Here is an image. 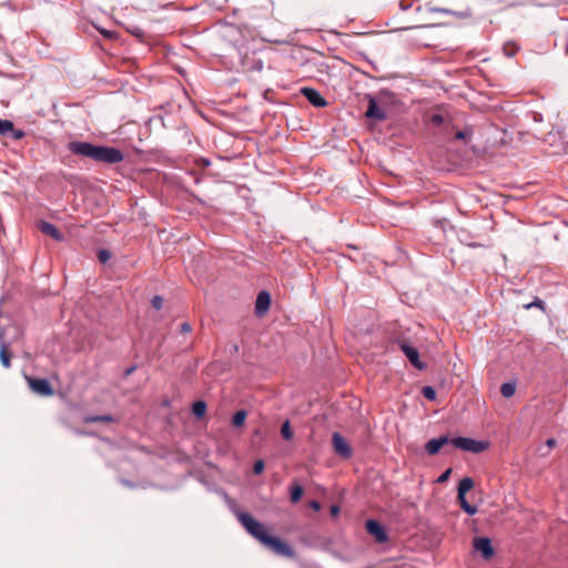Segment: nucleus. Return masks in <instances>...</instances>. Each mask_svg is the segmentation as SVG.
I'll list each match as a JSON object with an SVG mask.
<instances>
[{
	"instance_id": "1",
	"label": "nucleus",
	"mask_w": 568,
	"mask_h": 568,
	"mask_svg": "<svg viewBox=\"0 0 568 568\" xmlns=\"http://www.w3.org/2000/svg\"><path fill=\"white\" fill-rule=\"evenodd\" d=\"M68 149L74 155L88 158L99 163L115 164L124 159L123 152L119 149L94 145L83 141H72L69 143Z\"/></svg>"
},
{
	"instance_id": "2",
	"label": "nucleus",
	"mask_w": 568,
	"mask_h": 568,
	"mask_svg": "<svg viewBox=\"0 0 568 568\" xmlns=\"http://www.w3.org/2000/svg\"><path fill=\"white\" fill-rule=\"evenodd\" d=\"M240 523L245 527L247 532L256 538L263 545L266 542V539L270 538V535L266 532L265 527L260 521L255 520L247 513H240L237 515Z\"/></svg>"
},
{
	"instance_id": "3",
	"label": "nucleus",
	"mask_w": 568,
	"mask_h": 568,
	"mask_svg": "<svg viewBox=\"0 0 568 568\" xmlns=\"http://www.w3.org/2000/svg\"><path fill=\"white\" fill-rule=\"evenodd\" d=\"M474 487V480L470 477H464L458 485L457 499L460 508L468 515H475L478 509L476 506L470 505L466 499V494Z\"/></svg>"
},
{
	"instance_id": "4",
	"label": "nucleus",
	"mask_w": 568,
	"mask_h": 568,
	"mask_svg": "<svg viewBox=\"0 0 568 568\" xmlns=\"http://www.w3.org/2000/svg\"><path fill=\"white\" fill-rule=\"evenodd\" d=\"M450 444L458 449L471 453H481L488 448V443L475 440L467 437H455L450 439Z\"/></svg>"
},
{
	"instance_id": "5",
	"label": "nucleus",
	"mask_w": 568,
	"mask_h": 568,
	"mask_svg": "<svg viewBox=\"0 0 568 568\" xmlns=\"http://www.w3.org/2000/svg\"><path fill=\"white\" fill-rule=\"evenodd\" d=\"M264 546L268 547L271 550H273L275 554L293 558L295 552L291 546H288L286 542L281 540L280 538L270 536L268 539H266V542Z\"/></svg>"
},
{
	"instance_id": "6",
	"label": "nucleus",
	"mask_w": 568,
	"mask_h": 568,
	"mask_svg": "<svg viewBox=\"0 0 568 568\" xmlns=\"http://www.w3.org/2000/svg\"><path fill=\"white\" fill-rule=\"evenodd\" d=\"M27 382L32 392L42 396H52L54 390L50 383L44 378L27 377Z\"/></svg>"
},
{
	"instance_id": "7",
	"label": "nucleus",
	"mask_w": 568,
	"mask_h": 568,
	"mask_svg": "<svg viewBox=\"0 0 568 568\" xmlns=\"http://www.w3.org/2000/svg\"><path fill=\"white\" fill-rule=\"evenodd\" d=\"M332 444L334 452L343 458L352 456V448L345 438L339 433H334L332 436Z\"/></svg>"
},
{
	"instance_id": "8",
	"label": "nucleus",
	"mask_w": 568,
	"mask_h": 568,
	"mask_svg": "<svg viewBox=\"0 0 568 568\" xmlns=\"http://www.w3.org/2000/svg\"><path fill=\"white\" fill-rule=\"evenodd\" d=\"M473 546L476 551L480 552L483 558L489 559L494 555L491 541L487 537H476L473 540Z\"/></svg>"
},
{
	"instance_id": "9",
	"label": "nucleus",
	"mask_w": 568,
	"mask_h": 568,
	"mask_svg": "<svg viewBox=\"0 0 568 568\" xmlns=\"http://www.w3.org/2000/svg\"><path fill=\"white\" fill-rule=\"evenodd\" d=\"M366 530L369 535L374 536L378 542H385L388 539L385 528L377 520H367Z\"/></svg>"
},
{
	"instance_id": "10",
	"label": "nucleus",
	"mask_w": 568,
	"mask_h": 568,
	"mask_svg": "<svg viewBox=\"0 0 568 568\" xmlns=\"http://www.w3.org/2000/svg\"><path fill=\"white\" fill-rule=\"evenodd\" d=\"M303 97L307 99V101L317 108H323L327 105V101L321 95V93L313 88H302L301 91Z\"/></svg>"
},
{
	"instance_id": "11",
	"label": "nucleus",
	"mask_w": 568,
	"mask_h": 568,
	"mask_svg": "<svg viewBox=\"0 0 568 568\" xmlns=\"http://www.w3.org/2000/svg\"><path fill=\"white\" fill-rule=\"evenodd\" d=\"M365 115L377 121H384L387 118L386 112L377 104L374 98H369Z\"/></svg>"
},
{
	"instance_id": "12",
	"label": "nucleus",
	"mask_w": 568,
	"mask_h": 568,
	"mask_svg": "<svg viewBox=\"0 0 568 568\" xmlns=\"http://www.w3.org/2000/svg\"><path fill=\"white\" fill-rule=\"evenodd\" d=\"M400 349L407 356L413 366H415L418 369H422L424 367L423 363L419 359L418 351L414 346H410L406 342H403L400 344Z\"/></svg>"
},
{
	"instance_id": "13",
	"label": "nucleus",
	"mask_w": 568,
	"mask_h": 568,
	"mask_svg": "<svg viewBox=\"0 0 568 568\" xmlns=\"http://www.w3.org/2000/svg\"><path fill=\"white\" fill-rule=\"evenodd\" d=\"M271 305V295L263 291L258 293L255 302V314L257 316H263L270 308Z\"/></svg>"
},
{
	"instance_id": "14",
	"label": "nucleus",
	"mask_w": 568,
	"mask_h": 568,
	"mask_svg": "<svg viewBox=\"0 0 568 568\" xmlns=\"http://www.w3.org/2000/svg\"><path fill=\"white\" fill-rule=\"evenodd\" d=\"M450 444V438L448 436H440L438 438H432L426 443L425 449L429 455H436L442 447Z\"/></svg>"
},
{
	"instance_id": "15",
	"label": "nucleus",
	"mask_w": 568,
	"mask_h": 568,
	"mask_svg": "<svg viewBox=\"0 0 568 568\" xmlns=\"http://www.w3.org/2000/svg\"><path fill=\"white\" fill-rule=\"evenodd\" d=\"M38 229L40 232L52 237L55 241L60 242V241H63V239H64L63 234L53 224H51L47 221H40L38 223Z\"/></svg>"
},
{
	"instance_id": "16",
	"label": "nucleus",
	"mask_w": 568,
	"mask_h": 568,
	"mask_svg": "<svg viewBox=\"0 0 568 568\" xmlns=\"http://www.w3.org/2000/svg\"><path fill=\"white\" fill-rule=\"evenodd\" d=\"M0 362L4 368L11 366V352L4 342L0 343Z\"/></svg>"
},
{
	"instance_id": "17",
	"label": "nucleus",
	"mask_w": 568,
	"mask_h": 568,
	"mask_svg": "<svg viewBox=\"0 0 568 568\" xmlns=\"http://www.w3.org/2000/svg\"><path fill=\"white\" fill-rule=\"evenodd\" d=\"M192 413L195 417L201 418L206 413V404L203 400H197L192 406Z\"/></svg>"
},
{
	"instance_id": "18",
	"label": "nucleus",
	"mask_w": 568,
	"mask_h": 568,
	"mask_svg": "<svg viewBox=\"0 0 568 568\" xmlns=\"http://www.w3.org/2000/svg\"><path fill=\"white\" fill-rule=\"evenodd\" d=\"M113 422V417L111 415H93L87 416L84 418V423H110Z\"/></svg>"
},
{
	"instance_id": "19",
	"label": "nucleus",
	"mask_w": 568,
	"mask_h": 568,
	"mask_svg": "<svg viewBox=\"0 0 568 568\" xmlns=\"http://www.w3.org/2000/svg\"><path fill=\"white\" fill-rule=\"evenodd\" d=\"M516 392V384L515 383H504L501 386H500V393L501 395L505 397V398H509L511 396H514Z\"/></svg>"
},
{
	"instance_id": "20",
	"label": "nucleus",
	"mask_w": 568,
	"mask_h": 568,
	"mask_svg": "<svg viewBox=\"0 0 568 568\" xmlns=\"http://www.w3.org/2000/svg\"><path fill=\"white\" fill-rule=\"evenodd\" d=\"M303 493H304V489L301 485H298V484L293 485L291 488V501L293 504H296L297 501H300L303 496Z\"/></svg>"
},
{
	"instance_id": "21",
	"label": "nucleus",
	"mask_w": 568,
	"mask_h": 568,
	"mask_svg": "<svg viewBox=\"0 0 568 568\" xmlns=\"http://www.w3.org/2000/svg\"><path fill=\"white\" fill-rule=\"evenodd\" d=\"M503 51L505 55H507L508 58H513L519 51V47L515 42H506L504 44Z\"/></svg>"
},
{
	"instance_id": "22",
	"label": "nucleus",
	"mask_w": 568,
	"mask_h": 568,
	"mask_svg": "<svg viewBox=\"0 0 568 568\" xmlns=\"http://www.w3.org/2000/svg\"><path fill=\"white\" fill-rule=\"evenodd\" d=\"M246 412L245 410H237L234 415H233V418H232V424L233 426L235 427H241L244 425L245 423V419H246Z\"/></svg>"
},
{
	"instance_id": "23",
	"label": "nucleus",
	"mask_w": 568,
	"mask_h": 568,
	"mask_svg": "<svg viewBox=\"0 0 568 568\" xmlns=\"http://www.w3.org/2000/svg\"><path fill=\"white\" fill-rule=\"evenodd\" d=\"M473 130L470 128H465L464 130H459L455 134V139L463 140L465 143H468L471 139Z\"/></svg>"
},
{
	"instance_id": "24",
	"label": "nucleus",
	"mask_w": 568,
	"mask_h": 568,
	"mask_svg": "<svg viewBox=\"0 0 568 568\" xmlns=\"http://www.w3.org/2000/svg\"><path fill=\"white\" fill-rule=\"evenodd\" d=\"M13 131V123L10 120L0 119V134L6 135Z\"/></svg>"
},
{
	"instance_id": "25",
	"label": "nucleus",
	"mask_w": 568,
	"mask_h": 568,
	"mask_svg": "<svg viewBox=\"0 0 568 568\" xmlns=\"http://www.w3.org/2000/svg\"><path fill=\"white\" fill-rule=\"evenodd\" d=\"M281 434L284 439L291 440L293 438V430L291 428L290 422L286 420L281 427Z\"/></svg>"
},
{
	"instance_id": "26",
	"label": "nucleus",
	"mask_w": 568,
	"mask_h": 568,
	"mask_svg": "<svg viewBox=\"0 0 568 568\" xmlns=\"http://www.w3.org/2000/svg\"><path fill=\"white\" fill-rule=\"evenodd\" d=\"M422 394L428 400L433 402L436 399V390L432 386H424Z\"/></svg>"
},
{
	"instance_id": "27",
	"label": "nucleus",
	"mask_w": 568,
	"mask_h": 568,
	"mask_svg": "<svg viewBox=\"0 0 568 568\" xmlns=\"http://www.w3.org/2000/svg\"><path fill=\"white\" fill-rule=\"evenodd\" d=\"M265 468V464L262 459H258L254 463V466H253V471L255 475H260L261 473H263Z\"/></svg>"
},
{
	"instance_id": "28",
	"label": "nucleus",
	"mask_w": 568,
	"mask_h": 568,
	"mask_svg": "<svg viewBox=\"0 0 568 568\" xmlns=\"http://www.w3.org/2000/svg\"><path fill=\"white\" fill-rule=\"evenodd\" d=\"M111 257V254L109 251L106 250H101L99 253H98V258L101 263H105L110 260Z\"/></svg>"
},
{
	"instance_id": "29",
	"label": "nucleus",
	"mask_w": 568,
	"mask_h": 568,
	"mask_svg": "<svg viewBox=\"0 0 568 568\" xmlns=\"http://www.w3.org/2000/svg\"><path fill=\"white\" fill-rule=\"evenodd\" d=\"M152 303V306L155 308V310H161L162 308V305H163V298L159 295L154 296L151 301Z\"/></svg>"
},
{
	"instance_id": "30",
	"label": "nucleus",
	"mask_w": 568,
	"mask_h": 568,
	"mask_svg": "<svg viewBox=\"0 0 568 568\" xmlns=\"http://www.w3.org/2000/svg\"><path fill=\"white\" fill-rule=\"evenodd\" d=\"M452 474V469L448 468L446 469L438 478H437V483L439 484H444L445 481L448 480L449 476Z\"/></svg>"
},
{
	"instance_id": "31",
	"label": "nucleus",
	"mask_w": 568,
	"mask_h": 568,
	"mask_svg": "<svg viewBox=\"0 0 568 568\" xmlns=\"http://www.w3.org/2000/svg\"><path fill=\"white\" fill-rule=\"evenodd\" d=\"M430 121L435 125H440L444 121V118L440 114H433L430 118Z\"/></svg>"
},
{
	"instance_id": "32",
	"label": "nucleus",
	"mask_w": 568,
	"mask_h": 568,
	"mask_svg": "<svg viewBox=\"0 0 568 568\" xmlns=\"http://www.w3.org/2000/svg\"><path fill=\"white\" fill-rule=\"evenodd\" d=\"M14 140H21L24 136V132L22 130H14L10 132Z\"/></svg>"
},
{
	"instance_id": "33",
	"label": "nucleus",
	"mask_w": 568,
	"mask_h": 568,
	"mask_svg": "<svg viewBox=\"0 0 568 568\" xmlns=\"http://www.w3.org/2000/svg\"><path fill=\"white\" fill-rule=\"evenodd\" d=\"M180 331L184 334H187L192 331V327L189 323L185 322L180 325Z\"/></svg>"
},
{
	"instance_id": "34",
	"label": "nucleus",
	"mask_w": 568,
	"mask_h": 568,
	"mask_svg": "<svg viewBox=\"0 0 568 568\" xmlns=\"http://www.w3.org/2000/svg\"><path fill=\"white\" fill-rule=\"evenodd\" d=\"M310 507L315 510V511H318L321 509V504L317 501V500H312L310 503Z\"/></svg>"
},
{
	"instance_id": "35",
	"label": "nucleus",
	"mask_w": 568,
	"mask_h": 568,
	"mask_svg": "<svg viewBox=\"0 0 568 568\" xmlns=\"http://www.w3.org/2000/svg\"><path fill=\"white\" fill-rule=\"evenodd\" d=\"M329 510H331V515L335 517L339 514L341 509L337 505H332Z\"/></svg>"
},
{
	"instance_id": "36",
	"label": "nucleus",
	"mask_w": 568,
	"mask_h": 568,
	"mask_svg": "<svg viewBox=\"0 0 568 568\" xmlns=\"http://www.w3.org/2000/svg\"><path fill=\"white\" fill-rule=\"evenodd\" d=\"M546 445H547L549 448H552V447H555V446L557 445V442H556V439H555V438H549V439H547Z\"/></svg>"
},
{
	"instance_id": "37",
	"label": "nucleus",
	"mask_w": 568,
	"mask_h": 568,
	"mask_svg": "<svg viewBox=\"0 0 568 568\" xmlns=\"http://www.w3.org/2000/svg\"><path fill=\"white\" fill-rule=\"evenodd\" d=\"M101 32H102L106 38H112V37H113V32H111V31H104V30H102Z\"/></svg>"
},
{
	"instance_id": "38",
	"label": "nucleus",
	"mask_w": 568,
	"mask_h": 568,
	"mask_svg": "<svg viewBox=\"0 0 568 568\" xmlns=\"http://www.w3.org/2000/svg\"><path fill=\"white\" fill-rule=\"evenodd\" d=\"M541 304H542V302H541V301H539V300H538L537 302H535V303H534V305H537V306H541Z\"/></svg>"
}]
</instances>
